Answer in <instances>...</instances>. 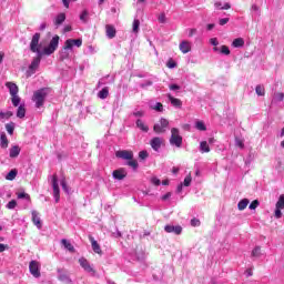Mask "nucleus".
I'll list each match as a JSON object with an SVG mask.
<instances>
[{
	"instance_id": "nucleus-1",
	"label": "nucleus",
	"mask_w": 284,
	"mask_h": 284,
	"mask_svg": "<svg viewBox=\"0 0 284 284\" xmlns=\"http://www.w3.org/2000/svg\"><path fill=\"white\" fill-rule=\"evenodd\" d=\"M57 48H59V36H54L51 39L49 45L44 47L42 52L36 53L37 57L32 60L30 64V70H37L39 68V64L41 63L42 57H50V54H54V52H57Z\"/></svg>"
},
{
	"instance_id": "nucleus-2",
	"label": "nucleus",
	"mask_w": 284,
	"mask_h": 284,
	"mask_svg": "<svg viewBox=\"0 0 284 284\" xmlns=\"http://www.w3.org/2000/svg\"><path fill=\"white\" fill-rule=\"evenodd\" d=\"M48 98V89H40L33 93L32 101L36 103V108H43L45 99Z\"/></svg>"
},
{
	"instance_id": "nucleus-3",
	"label": "nucleus",
	"mask_w": 284,
	"mask_h": 284,
	"mask_svg": "<svg viewBox=\"0 0 284 284\" xmlns=\"http://www.w3.org/2000/svg\"><path fill=\"white\" fill-rule=\"evenodd\" d=\"M170 143L171 145H175V148H181V145H183V136H181L179 129H171Z\"/></svg>"
},
{
	"instance_id": "nucleus-4",
	"label": "nucleus",
	"mask_w": 284,
	"mask_h": 284,
	"mask_svg": "<svg viewBox=\"0 0 284 284\" xmlns=\"http://www.w3.org/2000/svg\"><path fill=\"white\" fill-rule=\"evenodd\" d=\"M40 40H41V33H34L30 42L31 52H34V53L43 52L40 49V44H39Z\"/></svg>"
},
{
	"instance_id": "nucleus-5",
	"label": "nucleus",
	"mask_w": 284,
	"mask_h": 284,
	"mask_svg": "<svg viewBox=\"0 0 284 284\" xmlns=\"http://www.w3.org/2000/svg\"><path fill=\"white\" fill-rule=\"evenodd\" d=\"M41 264L38 261H31L29 264V272L34 276V278H39L41 276Z\"/></svg>"
},
{
	"instance_id": "nucleus-6",
	"label": "nucleus",
	"mask_w": 284,
	"mask_h": 284,
	"mask_svg": "<svg viewBox=\"0 0 284 284\" xmlns=\"http://www.w3.org/2000/svg\"><path fill=\"white\" fill-rule=\"evenodd\" d=\"M79 264L88 274H92L93 276L97 274V271H94V267L90 265V262L85 257H80Z\"/></svg>"
},
{
	"instance_id": "nucleus-7",
	"label": "nucleus",
	"mask_w": 284,
	"mask_h": 284,
	"mask_svg": "<svg viewBox=\"0 0 284 284\" xmlns=\"http://www.w3.org/2000/svg\"><path fill=\"white\" fill-rule=\"evenodd\" d=\"M81 48L83 45V40L81 39H68L64 42V50H72L73 48Z\"/></svg>"
},
{
	"instance_id": "nucleus-8",
	"label": "nucleus",
	"mask_w": 284,
	"mask_h": 284,
	"mask_svg": "<svg viewBox=\"0 0 284 284\" xmlns=\"http://www.w3.org/2000/svg\"><path fill=\"white\" fill-rule=\"evenodd\" d=\"M281 210H284V194L280 195L278 201L275 204V219H281L283 216Z\"/></svg>"
},
{
	"instance_id": "nucleus-9",
	"label": "nucleus",
	"mask_w": 284,
	"mask_h": 284,
	"mask_svg": "<svg viewBox=\"0 0 284 284\" xmlns=\"http://www.w3.org/2000/svg\"><path fill=\"white\" fill-rule=\"evenodd\" d=\"M118 159H123V161H132L134 159V152L130 150H121L115 153Z\"/></svg>"
},
{
	"instance_id": "nucleus-10",
	"label": "nucleus",
	"mask_w": 284,
	"mask_h": 284,
	"mask_svg": "<svg viewBox=\"0 0 284 284\" xmlns=\"http://www.w3.org/2000/svg\"><path fill=\"white\" fill-rule=\"evenodd\" d=\"M164 142L165 140H163V138L155 136L151 139L150 145L154 152H159V150H161V145H163Z\"/></svg>"
},
{
	"instance_id": "nucleus-11",
	"label": "nucleus",
	"mask_w": 284,
	"mask_h": 284,
	"mask_svg": "<svg viewBox=\"0 0 284 284\" xmlns=\"http://www.w3.org/2000/svg\"><path fill=\"white\" fill-rule=\"evenodd\" d=\"M112 176L115 181H123V179H125V176H128V170L120 168L118 170H114L112 172Z\"/></svg>"
},
{
	"instance_id": "nucleus-12",
	"label": "nucleus",
	"mask_w": 284,
	"mask_h": 284,
	"mask_svg": "<svg viewBox=\"0 0 284 284\" xmlns=\"http://www.w3.org/2000/svg\"><path fill=\"white\" fill-rule=\"evenodd\" d=\"M52 186H53V196L55 199V203H59V199H61V196H60L59 182L57 180V175H54L52 179Z\"/></svg>"
},
{
	"instance_id": "nucleus-13",
	"label": "nucleus",
	"mask_w": 284,
	"mask_h": 284,
	"mask_svg": "<svg viewBox=\"0 0 284 284\" xmlns=\"http://www.w3.org/2000/svg\"><path fill=\"white\" fill-rule=\"evenodd\" d=\"M164 231L168 232V234H181V232H183V227H181V225H166L164 226Z\"/></svg>"
},
{
	"instance_id": "nucleus-14",
	"label": "nucleus",
	"mask_w": 284,
	"mask_h": 284,
	"mask_svg": "<svg viewBox=\"0 0 284 284\" xmlns=\"http://www.w3.org/2000/svg\"><path fill=\"white\" fill-rule=\"evenodd\" d=\"M179 48L182 54H187V52L192 51V42L184 40L180 43Z\"/></svg>"
},
{
	"instance_id": "nucleus-15",
	"label": "nucleus",
	"mask_w": 284,
	"mask_h": 284,
	"mask_svg": "<svg viewBox=\"0 0 284 284\" xmlns=\"http://www.w3.org/2000/svg\"><path fill=\"white\" fill-rule=\"evenodd\" d=\"M89 241L91 242V247L95 254H103V251L101 250V245H99V242H97L94 237L89 236Z\"/></svg>"
},
{
	"instance_id": "nucleus-16",
	"label": "nucleus",
	"mask_w": 284,
	"mask_h": 284,
	"mask_svg": "<svg viewBox=\"0 0 284 284\" xmlns=\"http://www.w3.org/2000/svg\"><path fill=\"white\" fill-rule=\"evenodd\" d=\"M58 274H59L58 278L62 283H67V284L72 283V280H70V276H68V274H65L62 268H58Z\"/></svg>"
},
{
	"instance_id": "nucleus-17",
	"label": "nucleus",
	"mask_w": 284,
	"mask_h": 284,
	"mask_svg": "<svg viewBox=\"0 0 284 284\" xmlns=\"http://www.w3.org/2000/svg\"><path fill=\"white\" fill-rule=\"evenodd\" d=\"M31 216H32L33 224L38 227V230H41L42 224H41V217L39 216V212L32 211Z\"/></svg>"
},
{
	"instance_id": "nucleus-18",
	"label": "nucleus",
	"mask_w": 284,
	"mask_h": 284,
	"mask_svg": "<svg viewBox=\"0 0 284 284\" xmlns=\"http://www.w3.org/2000/svg\"><path fill=\"white\" fill-rule=\"evenodd\" d=\"M213 52H220V54H224L225 57H230L231 51L227 45L214 47Z\"/></svg>"
},
{
	"instance_id": "nucleus-19",
	"label": "nucleus",
	"mask_w": 284,
	"mask_h": 284,
	"mask_svg": "<svg viewBox=\"0 0 284 284\" xmlns=\"http://www.w3.org/2000/svg\"><path fill=\"white\" fill-rule=\"evenodd\" d=\"M105 32H106L108 39H114V37H116V29L112 24L105 26Z\"/></svg>"
},
{
	"instance_id": "nucleus-20",
	"label": "nucleus",
	"mask_w": 284,
	"mask_h": 284,
	"mask_svg": "<svg viewBox=\"0 0 284 284\" xmlns=\"http://www.w3.org/2000/svg\"><path fill=\"white\" fill-rule=\"evenodd\" d=\"M6 88H8L11 97L19 94V87L14 82H7Z\"/></svg>"
},
{
	"instance_id": "nucleus-21",
	"label": "nucleus",
	"mask_w": 284,
	"mask_h": 284,
	"mask_svg": "<svg viewBox=\"0 0 284 284\" xmlns=\"http://www.w3.org/2000/svg\"><path fill=\"white\" fill-rule=\"evenodd\" d=\"M166 97H168L169 101L171 102V105H173V108H182L183 106V102L181 101V99L174 98L170 93Z\"/></svg>"
},
{
	"instance_id": "nucleus-22",
	"label": "nucleus",
	"mask_w": 284,
	"mask_h": 284,
	"mask_svg": "<svg viewBox=\"0 0 284 284\" xmlns=\"http://www.w3.org/2000/svg\"><path fill=\"white\" fill-rule=\"evenodd\" d=\"M19 154H21V148H19V145H13V146L9 150V156H10V159H17V156H19Z\"/></svg>"
},
{
	"instance_id": "nucleus-23",
	"label": "nucleus",
	"mask_w": 284,
	"mask_h": 284,
	"mask_svg": "<svg viewBox=\"0 0 284 284\" xmlns=\"http://www.w3.org/2000/svg\"><path fill=\"white\" fill-rule=\"evenodd\" d=\"M214 8L215 10H230V8H232V4H230V2L223 4V2L217 1L214 3Z\"/></svg>"
},
{
	"instance_id": "nucleus-24",
	"label": "nucleus",
	"mask_w": 284,
	"mask_h": 284,
	"mask_svg": "<svg viewBox=\"0 0 284 284\" xmlns=\"http://www.w3.org/2000/svg\"><path fill=\"white\" fill-rule=\"evenodd\" d=\"M61 243H62L63 247L65 250H68V252H71V254H74V252H75L74 245H72V243H70V241L63 239V240H61Z\"/></svg>"
},
{
	"instance_id": "nucleus-25",
	"label": "nucleus",
	"mask_w": 284,
	"mask_h": 284,
	"mask_svg": "<svg viewBox=\"0 0 284 284\" xmlns=\"http://www.w3.org/2000/svg\"><path fill=\"white\" fill-rule=\"evenodd\" d=\"M135 124L136 128H139V130H141L142 132H150V128L145 124V122H143V120H136Z\"/></svg>"
},
{
	"instance_id": "nucleus-26",
	"label": "nucleus",
	"mask_w": 284,
	"mask_h": 284,
	"mask_svg": "<svg viewBox=\"0 0 284 284\" xmlns=\"http://www.w3.org/2000/svg\"><path fill=\"white\" fill-rule=\"evenodd\" d=\"M106 97H110V89L108 87H104L101 91H99L98 98L103 100Z\"/></svg>"
},
{
	"instance_id": "nucleus-27",
	"label": "nucleus",
	"mask_w": 284,
	"mask_h": 284,
	"mask_svg": "<svg viewBox=\"0 0 284 284\" xmlns=\"http://www.w3.org/2000/svg\"><path fill=\"white\" fill-rule=\"evenodd\" d=\"M244 45H245V40H243V38H236L232 42L233 48H243Z\"/></svg>"
},
{
	"instance_id": "nucleus-28",
	"label": "nucleus",
	"mask_w": 284,
	"mask_h": 284,
	"mask_svg": "<svg viewBox=\"0 0 284 284\" xmlns=\"http://www.w3.org/2000/svg\"><path fill=\"white\" fill-rule=\"evenodd\" d=\"M247 205H250V200L247 199H243L237 203V210H240L241 212H243V210H245L247 207Z\"/></svg>"
},
{
	"instance_id": "nucleus-29",
	"label": "nucleus",
	"mask_w": 284,
	"mask_h": 284,
	"mask_svg": "<svg viewBox=\"0 0 284 284\" xmlns=\"http://www.w3.org/2000/svg\"><path fill=\"white\" fill-rule=\"evenodd\" d=\"M65 21V13H59L54 19V26L59 27Z\"/></svg>"
},
{
	"instance_id": "nucleus-30",
	"label": "nucleus",
	"mask_w": 284,
	"mask_h": 284,
	"mask_svg": "<svg viewBox=\"0 0 284 284\" xmlns=\"http://www.w3.org/2000/svg\"><path fill=\"white\" fill-rule=\"evenodd\" d=\"M9 141H8V136L6 135V133H2L0 136V145L3 150H6L8 148Z\"/></svg>"
},
{
	"instance_id": "nucleus-31",
	"label": "nucleus",
	"mask_w": 284,
	"mask_h": 284,
	"mask_svg": "<svg viewBox=\"0 0 284 284\" xmlns=\"http://www.w3.org/2000/svg\"><path fill=\"white\" fill-rule=\"evenodd\" d=\"M11 103L14 108H19V103H21V98L19 97V93L11 95Z\"/></svg>"
},
{
	"instance_id": "nucleus-32",
	"label": "nucleus",
	"mask_w": 284,
	"mask_h": 284,
	"mask_svg": "<svg viewBox=\"0 0 284 284\" xmlns=\"http://www.w3.org/2000/svg\"><path fill=\"white\" fill-rule=\"evenodd\" d=\"M17 116H18V119H23L26 116V105L24 104H21L18 108Z\"/></svg>"
},
{
	"instance_id": "nucleus-33",
	"label": "nucleus",
	"mask_w": 284,
	"mask_h": 284,
	"mask_svg": "<svg viewBox=\"0 0 284 284\" xmlns=\"http://www.w3.org/2000/svg\"><path fill=\"white\" fill-rule=\"evenodd\" d=\"M200 152H202V153L210 152V145L207 144V141H202L200 143Z\"/></svg>"
},
{
	"instance_id": "nucleus-34",
	"label": "nucleus",
	"mask_w": 284,
	"mask_h": 284,
	"mask_svg": "<svg viewBox=\"0 0 284 284\" xmlns=\"http://www.w3.org/2000/svg\"><path fill=\"white\" fill-rule=\"evenodd\" d=\"M255 92L257 97H265V87L257 84L255 88Z\"/></svg>"
},
{
	"instance_id": "nucleus-35",
	"label": "nucleus",
	"mask_w": 284,
	"mask_h": 284,
	"mask_svg": "<svg viewBox=\"0 0 284 284\" xmlns=\"http://www.w3.org/2000/svg\"><path fill=\"white\" fill-rule=\"evenodd\" d=\"M126 165H129V168H132L133 170H138L139 169V162L136 160L131 159L126 162Z\"/></svg>"
},
{
	"instance_id": "nucleus-36",
	"label": "nucleus",
	"mask_w": 284,
	"mask_h": 284,
	"mask_svg": "<svg viewBox=\"0 0 284 284\" xmlns=\"http://www.w3.org/2000/svg\"><path fill=\"white\" fill-rule=\"evenodd\" d=\"M153 132H155V134H163L165 133V129L158 123V124H154Z\"/></svg>"
},
{
	"instance_id": "nucleus-37",
	"label": "nucleus",
	"mask_w": 284,
	"mask_h": 284,
	"mask_svg": "<svg viewBox=\"0 0 284 284\" xmlns=\"http://www.w3.org/2000/svg\"><path fill=\"white\" fill-rule=\"evenodd\" d=\"M7 181H14V179H17V170H11L7 176H6Z\"/></svg>"
},
{
	"instance_id": "nucleus-38",
	"label": "nucleus",
	"mask_w": 284,
	"mask_h": 284,
	"mask_svg": "<svg viewBox=\"0 0 284 284\" xmlns=\"http://www.w3.org/2000/svg\"><path fill=\"white\" fill-rule=\"evenodd\" d=\"M140 26H141V21H139V19H134L132 30L135 34H138Z\"/></svg>"
},
{
	"instance_id": "nucleus-39",
	"label": "nucleus",
	"mask_w": 284,
	"mask_h": 284,
	"mask_svg": "<svg viewBox=\"0 0 284 284\" xmlns=\"http://www.w3.org/2000/svg\"><path fill=\"white\" fill-rule=\"evenodd\" d=\"M151 110H155V112H163V103L156 102L154 105H151Z\"/></svg>"
},
{
	"instance_id": "nucleus-40",
	"label": "nucleus",
	"mask_w": 284,
	"mask_h": 284,
	"mask_svg": "<svg viewBox=\"0 0 284 284\" xmlns=\"http://www.w3.org/2000/svg\"><path fill=\"white\" fill-rule=\"evenodd\" d=\"M195 128H196V130H200L201 132H205V130H207V128L205 126V123H203V121H197L195 123Z\"/></svg>"
},
{
	"instance_id": "nucleus-41",
	"label": "nucleus",
	"mask_w": 284,
	"mask_h": 284,
	"mask_svg": "<svg viewBox=\"0 0 284 284\" xmlns=\"http://www.w3.org/2000/svg\"><path fill=\"white\" fill-rule=\"evenodd\" d=\"M251 256L258 258L261 257V246H256L255 248H253Z\"/></svg>"
},
{
	"instance_id": "nucleus-42",
	"label": "nucleus",
	"mask_w": 284,
	"mask_h": 284,
	"mask_svg": "<svg viewBox=\"0 0 284 284\" xmlns=\"http://www.w3.org/2000/svg\"><path fill=\"white\" fill-rule=\"evenodd\" d=\"M6 130H7L8 134H14V123L13 122L7 123Z\"/></svg>"
},
{
	"instance_id": "nucleus-43",
	"label": "nucleus",
	"mask_w": 284,
	"mask_h": 284,
	"mask_svg": "<svg viewBox=\"0 0 284 284\" xmlns=\"http://www.w3.org/2000/svg\"><path fill=\"white\" fill-rule=\"evenodd\" d=\"M149 156H150V153H148V151L139 152V159H141L142 161H145V159H148Z\"/></svg>"
},
{
	"instance_id": "nucleus-44",
	"label": "nucleus",
	"mask_w": 284,
	"mask_h": 284,
	"mask_svg": "<svg viewBox=\"0 0 284 284\" xmlns=\"http://www.w3.org/2000/svg\"><path fill=\"white\" fill-rule=\"evenodd\" d=\"M80 21H83V23H87L88 22V11H83L81 14H80Z\"/></svg>"
},
{
	"instance_id": "nucleus-45",
	"label": "nucleus",
	"mask_w": 284,
	"mask_h": 284,
	"mask_svg": "<svg viewBox=\"0 0 284 284\" xmlns=\"http://www.w3.org/2000/svg\"><path fill=\"white\" fill-rule=\"evenodd\" d=\"M191 225L192 227H199V225H201V220L194 217L191 220Z\"/></svg>"
},
{
	"instance_id": "nucleus-46",
	"label": "nucleus",
	"mask_w": 284,
	"mask_h": 284,
	"mask_svg": "<svg viewBox=\"0 0 284 284\" xmlns=\"http://www.w3.org/2000/svg\"><path fill=\"white\" fill-rule=\"evenodd\" d=\"M160 125L165 130L170 125V122L166 119L162 118L160 120Z\"/></svg>"
},
{
	"instance_id": "nucleus-47",
	"label": "nucleus",
	"mask_w": 284,
	"mask_h": 284,
	"mask_svg": "<svg viewBox=\"0 0 284 284\" xmlns=\"http://www.w3.org/2000/svg\"><path fill=\"white\" fill-rule=\"evenodd\" d=\"M192 183V175H187L185 179H184V186L185 187H190Z\"/></svg>"
},
{
	"instance_id": "nucleus-48",
	"label": "nucleus",
	"mask_w": 284,
	"mask_h": 284,
	"mask_svg": "<svg viewBox=\"0 0 284 284\" xmlns=\"http://www.w3.org/2000/svg\"><path fill=\"white\" fill-rule=\"evenodd\" d=\"M8 210H14V207H17V201L11 200L8 204H7Z\"/></svg>"
},
{
	"instance_id": "nucleus-49",
	"label": "nucleus",
	"mask_w": 284,
	"mask_h": 284,
	"mask_svg": "<svg viewBox=\"0 0 284 284\" xmlns=\"http://www.w3.org/2000/svg\"><path fill=\"white\" fill-rule=\"evenodd\" d=\"M258 205H260V202H258V200H254L251 204H250V209L251 210H256V207H258Z\"/></svg>"
},
{
	"instance_id": "nucleus-50",
	"label": "nucleus",
	"mask_w": 284,
	"mask_h": 284,
	"mask_svg": "<svg viewBox=\"0 0 284 284\" xmlns=\"http://www.w3.org/2000/svg\"><path fill=\"white\" fill-rule=\"evenodd\" d=\"M235 145L237 148H241V150H243V148H245V144L243 143V140H241V139L235 140Z\"/></svg>"
},
{
	"instance_id": "nucleus-51",
	"label": "nucleus",
	"mask_w": 284,
	"mask_h": 284,
	"mask_svg": "<svg viewBox=\"0 0 284 284\" xmlns=\"http://www.w3.org/2000/svg\"><path fill=\"white\" fill-rule=\"evenodd\" d=\"M151 183L153 185H161V180H159V178H156V176H153V178H151Z\"/></svg>"
},
{
	"instance_id": "nucleus-52",
	"label": "nucleus",
	"mask_w": 284,
	"mask_h": 284,
	"mask_svg": "<svg viewBox=\"0 0 284 284\" xmlns=\"http://www.w3.org/2000/svg\"><path fill=\"white\" fill-rule=\"evenodd\" d=\"M166 67L172 70V69L176 68V62H174V60H169L166 63Z\"/></svg>"
},
{
	"instance_id": "nucleus-53",
	"label": "nucleus",
	"mask_w": 284,
	"mask_h": 284,
	"mask_svg": "<svg viewBox=\"0 0 284 284\" xmlns=\"http://www.w3.org/2000/svg\"><path fill=\"white\" fill-rule=\"evenodd\" d=\"M18 199H27L28 201H30V195L28 193L22 192L18 194Z\"/></svg>"
},
{
	"instance_id": "nucleus-54",
	"label": "nucleus",
	"mask_w": 284,
	"mask_h": 284,
	"mask_svg": "<svg viewBox=\"0 0 284 284\" xmlns=\"http://www.w3.org/2000/svg\"><path fill=\"white\" fill-rule=\"evenodd\" d=\"M159 23H165L166 18H165V13H161L158 18Z\"/></svg>"
},
{
	"instance_id": "nucleus-55",
	"label": "nucleus",
	"mask_w": 284,
	"mask_h": 284,
	"mask_svg": "<svg viewBox=\"0 0 284 284\" xmlns=\"http://www.w3.org/2000/svg\"><path fill=\"white\" fill-rule=\"evenodd\" d=\"M219 23L221 26H226V23H230V18H222L219 20Z\"/></svg>"
},
{
	"instance_id": "nucleus-56",
	"label": "nucleus",
	"mask_w": 284,
	"mask_h": 284,
	"mask_svg": "<svg viewBox=\"0 0 284 284\" xmlns=\"http://www.w3.org/2000/svg\"><path fill=\"white\" fill-rule=\"evenodd\" d=\"M210 43H211V45H214V48H217V45H219V39H216V38H211V39H210Z\"/></svg>"
},
{
	"instance_id": "nucleus-57",
	"label": "nucleus",
	"mask_w": 284,
	"mask_h": 284,
	"mask_svg": "<svg viewBox=\"0 0 284 284\" xmlns=\"http://www.w3.org/2000/svg\"><path fill=\"white\" fill-rule=\"evenodd\" d=\"M169 89L172 90L173 92H175L176 90H181V85H179V84H171V85H169Z\"/></svg>"
},
{
	"instance_id": "nucleus-58",
	"label": "nucleus",
	"mask_w": 284,
	"mask_h": 284,
	"mask_svg": "<svg viewBox=\"0 0 284 284\" xmlns=\"http://www.w3.org/2000/svg\"><path fill=\"white\" fill-rule=\"evenodd\" d=\"M133 116H139V118L145 116V112L144 111H135V112H133Z\"/></svg>"
},
{
	"instance_id": "nucleus-59",
	"label": "nucleus",
	"mask_w": 284,
	"mask_h": 284,
	"mask_svg": "<svg viewBox=\"0 0 284 284\" xmlns=\"http://www.w3.org/2000/svg\"><path fill=\"white\" fill-rule=\"evenodd\" d=\"M61 186H62V190H64L67 193L69 192L68 184L65 183V180H61Z\"/></svg>"
},
{
	"instance_id": "nucleus-60",
	"label": "nucleus",
	"mask_w": 284,
	"mask_h": 284,
	"mask_svg": "<svg viewBox=\"0 0 284 284\" xmlns=\"http://www.w3.org/2000/svg\"><path fill=\"white\" fill-rule=\"evenodd\" d=\"M71 1H77V0H62L64 8H70Z\"/></svg>"
},
{
	"instance_id": "nucleus-61",
	"label": "nucleus",
	"mask_w": 284,
	"mask_h": 284,
	"mask_svg": "<svg viewBox=\"0 0 284 284\" xmlns=\"http://www.w3.org/2000/svg\"><path fill=\"white\" fill-rule=\"evenodd\" d=\"M245 275H246L247 277L253 276V275H254V272L252 271V268H247V270L245 271Z\"/></svg>"
},
{
	"instance_id": "nucleus-62",
	"label": "nucleus",
	"mask_w": 284,
	"mask_h": 284,
	"mask_svg": "<svg viewBox=\"0 0 284 284\" xmlns=\"http://www.w3.org/2000/svg\"><path fill=\"white\" fill-rule=\"evenodd\" d=\"M6 250H8V245L0 243V253L6 252Z\"/></svg>"
},
{
	"instance_id": "nucleus-63",
	"label": "nucleus",
	"mask_w": 284,
	"mask_h": 284,
	"mask_svg": "<svg viewBox=\"0 0 284 284\" xmlns=\"http://www.w3.org/2000/svg\"><path fill=\"white\" fill-rule=\"evenodd\" d=\"M148 85H152V81L148 80L145 83L141 84V88H148Z\"/></svg>"
},
{
	"instance_id": "nucleus-64",
	"label": "nucleus",
	"mask_w": 284,
	"mask_h": 284,
	"mask_svg": "<svg viewBox=\"0 0 284 284\" xmlns=\"http://www.w3.org/2000/svg\"><path fill=\"white\" fill-rule=\"evenodd\" d=\"M276 97H277L278 101H283V99H284V94L283 93H277Z\"/></svg>"
}]
</instances>
